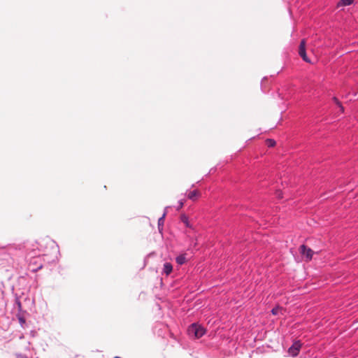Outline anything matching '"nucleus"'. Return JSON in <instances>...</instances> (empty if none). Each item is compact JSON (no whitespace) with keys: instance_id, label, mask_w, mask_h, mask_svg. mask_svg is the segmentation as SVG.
<instances>
[{"instance_id":"a211bd4d","label":"nucleus","mask_w":358,"mask_h":358,"mask_svg":"<svg viewBox=\"0 0 358 358\" xmlns=\"http://www.w3.org/2000/svg\"><path fill=\"white\" fill-rule=\"evenodd\" d=\"M183 205H184L183 201H179V206H178V209L181 208L183 206Z\"/></svg>"},{"instance_id":"9b49d317","label":"nucleus","mask_w":358,"mask_h":358,"mask_svg":"<svg viewBox=\"0 0 358 358\" xmlns=\"http://www.w3.org/2000/svg\"><path fill=\"white\" fill-rule=\"evenodd\" d=\"M353 0H341L338 3V6H350Z\"/></svg>"},{"instance_id":"9d476101","label":"nucleus","mask_w":358,"mask_h":358,"mask_svg":"<svg viewBox=\"0 0 358 358\" xmlns=\"http://www.w3.org/2000/svg\"><path fill=\"white\" fill-rule=\"evenodd\" d=\"M176 262L179 265H182L186 262V256L185 254H182L176 257Z\"/></svg>"},{"instance_id":"f03ea898","label":"nucleus","mask_w":358,"mask_h":358,"mask_svg":"<svg viewBox=\"0 0 358 358\" xmlns=\"http://www.w3.org/2000/svg\"><path fill=\"white\" fill-rule=\"evenodd\" d=\"M29 260L28 268L32 272L35 273L40 270L43 266V257L36 255V253H33L32 252L29 253Z\"/></svg>"},{"instance_id":"6e6552de","label":"nucleus","mask_w":358,"mask_h":358,"mask_svg":"<svg viewBox=\"0 0 358 358\" xmlns=\"http://www.w3.org/2000/svg\"><path fill=\"white\" fill-rule=\"evenodd\" d=\"M199 192L196 189L187 192V198L192 201H195L199 196Z\"/></svg>"},{"instance_id":"dca6fc26","label":"nucleus","mask_w":358,"mask_h":358,"mask_svg":"<svg viewBox=\"0 0 358 358\" xmlns=\"http://www.w3.org/2000/svg\"><path fill=\"white\" fill-rule=\"evenodd\" d=\"M279 310H280V308L279 307H275L273 308L272 310H271V313L273 315H277L279 313Z\"/></svg>"},{"instance_id":"f3484780","label":"nucleus","mask_w":358,"mask_h":358,"mask_svg":"<svg viewBox=\"0 0 358 358\" xmlns=\"http://www.w3.org/2000/svg\"><path fill=\"white\" fill-rule=\"evenodd\" d=\"M15 303L17 306L18 310L20 311L22 310V303L18 299H17Z\"/></svg>"},{"instance_id":"0eeeda50","label":"nucleus","mask_w":358,"mask_h":358,"mask_svg":"<svg viewBox=\"0 0 358 358\" xmlns=\"http://www.w3.org/2000/svg\"><path fill=\"white\" fill-rule=\"evenodd\" d=\"M168 207H166L164 210V212L162 217H160L158 220V229L159 232H162L163 231V227L164 224V218L166 215V209Z\"/></svg>"},{"instance_id":"ddd939ff","label":"nucleus","mask_w":358,"mask_h":358,"mask_svg":"<svg viewBox=\"0 0 358 358\" xmlns=\"http://www.w3.org/2000/svg\"><path fill=\"white\" fill-rule=\"evenodd\" d=\"M333 100H334V101L335 102V103L339 106V108H340V110H341V113H343V112H344V108H343V106L341 105V102L338 101V99L336 97H334V98H333Z\"/></svg>"},{"instance_id":"39448f33","label":"nucleus","mask_w":358,"mask_h":358,"mask_svg":"<svg viewBox=\"0 0 358 358\" xmlns=\"http://www.w3.org/2000/svg\"><path fill=\"white\" fill-rule=\"evenodd\" d=\"M306 42L305 39L301 41L299 47V55L303 59V61H305L307 63H310L311 62L306 55Z\"/></svg>"},{"instance_id":"7ed1b4c3","label":"nucleus","mask_w":358,"mask_h":358,"mask_svg":"<svg viewBox=\"0 0 358 358\" xmlns=\"http://www.w3.org/2000/svg\"><path fill=\"white\" fill-rule=\"evenodd\" d=\"M187 332L190 336L199 338L205 334L206 330L202 326L193 323L188 327Z\"/></svg>"},{"instance_id":"2eb2a0df","label":"nucleus","mask_w":358,"mask_h":358,"mask_svg":"<svg viewBox=\"0 0 358 358\" xmlns=\"http://www.w3.org/2000/svg\"><path fill=\"white\" fill-rule=\"evenodd\" d=\"M267 145L269 147H273L275 145V141L273 139H267Z\"/></svg>"},{"instance_id":"4468645a","label":"nucleus","mask_w":358,"mask_h":358,"mask_svg":"<svg viewBox=\"0 0 358 358\" xmlns=\"http://www.w3.org/2000/svg\"><path fill=\"white\" fill-rule=\"evenodd\" d=\"M17 319H18L19 322L21 324V326H23V324L25 323L24 317L22 315H21L20 314H17Z\"/></svg>"},{"instance_id":"423d86ee","label":"nucleus","mask_w":358,"mask_h":358,"mask_svg":"<svg viewBox=\"0 0 358 358\" xmlns=\"http://www.w3.org/2000/svg\"><path fill=\"white\" fill-rule=\"evenodd\" d=\"M299 252L302 256H304L306 258L307 261L312 259L314 252L310 248H308L305 245H301L299 248Z\"/></svg>"},{"instance_id":"20e7f679","label":"nucleus","mask_w":358,"mask_h":358,"mask_svg":"<svg viewBox=\"0 0 358 358\" xmlns=\"http://www.w3.org/2000/svg\"><path fill=\"white\" fill-rule=\"evenodd\" d=\"M301 343L299 341H296L293 344L288 348V353L293 357H296L301 348Z\"/></svg>"},{"instance_id":"412c9836","label":"nucleus","mask_w":358,"mask_h":358,"mask_svg":"<svg viewBox=\"0 0 358 358\" xmlns=\"http://www.w3.org/2000/svg\"><path fill=\"white\" fill-rule=\"evenodd\" d=\"M36 358H38V357H36Z\"/></svg>"},{"instance_id":"aec40b11","label":"nucleus","mask_w":358,"mask_h":358,"mask_svg":"<svg viewBox=\"0 0 358 358\" xmlns=\"http://www.w3.org/2000/svg\"><path fill=\"white\" fill-rule=\"evenodd\" d=\"M277 196H278V198H282L281 192H277Z\"/></svg>"},{"instance_id":"f8f14e48","label":"nucleus","mask_w":358,"mask_h":358,"mask_svg":"<svg viewBox=\"0 0 358 358\" xmlns=\"http://www.w3.org/2000/svg\"><path fill=\"white\" fill-rule=\"evenodd\" d=\"M180 220L186 225V227H190L189 222V219H188V217L187 215H182L180 216Z\"/></svg>"},{"instance_id":"1a4fd4ad","label":"nucleus","mask_w":358,"mask_h":358,"mask_svg":"<svg viewBox=\"0 0 358 358\" xmlns=\"http://www.w3.org/2000/svg\"><path fill=\"white\" fill-rule=\"evenodd\" d=\"M173 271V266L169 262H166L163 266V273L166 275H169Z\"/></svg>"},{"instance_id":"f257e3e1","label":"nucleus","mask_w":358,"mask_h":358,"mask_svg":"<svg viewBox=\"0 0 358 358\" xmlns=\"http://www.w3.org/2000/svg\"><path fill=\"white\" fill-rule=\"evenodd\" d=\"M33 253L43 257V260L48 263L52 262L57 258L58 248L56 243L50 238H43L33 245Z\"/></svg>"},{"instance_id":"6ab92c4d","label":"nucleus","mask_w":358,"mask_h":358,"mask_svg":"<svg viewBox=\"0 0 358 358\" xmlns=\"http://www.w3.org/2000/svg\"><path fill=\"white\" fill-rule=\"evenodd\" d=\"M17 358H28L26 355H17Z\"/></svg>"}]
</instances>
